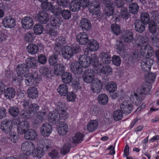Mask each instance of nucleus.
Instances as JSON below:
<instances>
[{"mask_svg":"<svg viewBox=\"0 0 159 159\" xmlns=\"http://www.w3.org/2000/svg\"><path fill=\"white\" fill-rule=\"evenodd\" d=\"M5 97L8 99H11L14 97L16 93L15 89L12 87H7L4 91Z\"/></svg>","mask_w":159,"mask_h":159,"instance_id":"a878e982","label":"nucleus"},{"mask_svg":"<svg viewBox=\"0 0 159 159\" xmlns=\"http://www.w3.org/2000/svg\"><path fill=\"white\" fill-rule=\"evenodd\" d=\"M27 93L29 98L32 99L36 98L38 96V91L35 87H30L27 91Z\"/></svg>","mask_w":159,"mask_h":159,"instance_id":"473e14b6","label":"nucleus"},{"mask_svg":"<svg viewBox=\"0 0 159 159\" xmlns=\"http://www.w3.org/2000/svg\"><path fill=\"white\" fill-rule=\"evenodd\" d=\"M144 98L145 97L143 96L141 94L135 93L133 95H132L130 99L133 103L136 105H138L141 104L142 101Z\"/></svg>","mask_w":159,"mask_h":159,"instance_id":"5701e85b","label":"nucleus"},{"mask_svg":"<svg viewBox=\"0 0 159 159\" xmlns=\"http://www.w3.org/2000/svg\"><path fill=\"white\" fill-rule=\"evenodd\" d=\"M26 64L29 68H35L38 66V62L34 57H30L25 60Z\"/></svg>","mask_w":159,"mask_h":159,"instance_id":"c756f323","label":"nucleus"},{"mask_svg":"<svg viewBox=\"0 0 159 159\" xmlns=\"http://www.w3.org/2000/svg\"><path fill=\"white\" fill-rule=\"evenodd\" d=\"M123 112L120 110L115 111L113 114V117L114 120L116 121L121 120L123 118Z\"/></svg>","mask_w":159,"mask_h":159,"instance_id":"052dcab7","label":"nucleus"},{"mask_svg":"<svg viewBox=\"0 0 159 159\" xmlns=\"http://www.w3.org/2000/svg\"><path fill=\"white\" fill-rule=\"evenodd\" d=\"M138 20H141L145 24H148L150 21L149 14L147 12H142L140 14V19Z\"/></svg>","mask_w":159,"mask_h":159,"instance_id":"5fc2aeb1","label":"nucleus"},{"mask_svg":"<svg viewBox=\"0 0 159 159\" xmlns=\"http://www.w3.org/2000/svg\"><path fill=\"white\" fill-rule=\"evenodd\" d=\"M101 61L104 64H109L111 61V57L110 54L106 52H103L99 55Z\"/></svg>","mask_w":159,"mask_h":159,"instance_id":"cd10ccee","label":"nucleus"},{"mask_svg":"<svg viewBox=\"0 0 159 159\" xmlns=\"http://www.w3.org/2000/svg\"><path fill=\"white\" fill-rule=\"evenodd\" d=\"M98 126V121L97 120H91L88 124L87 130L92 132L95 131Z\"/></svg>","mask_w":159,"mask_h":159,"instance_id":"72a5a7b5","label":"nucleus"},{"mask_svg":"<svg viewBox=\"0 0 159 159\" xmlns=\"http://www.w3.org/2000/svg\"><path fill=\"white\" fill-rule=\"evenodd\" d=\"M82 66L79 62L76 61L72 62L70 66L71 72L76 74H80L83 71Z\"/></svg>","mask_w":159,"mask_h":159,"instance_id":"f8f14e48","label":"nucleus"},{"mask_svg":"<svg viewBox=\"0 0 159 159\" xmlns=\"http://www.w3.org/2000/svg\"><path fill=\"white\" fill-rule=\"evenodd\" d=\"M16 70L17 74L24 76L29 72V68L26 64H18L16 68Z\"/></svg>","mask_w":159,"mask_h":159,"instance_id":"aec40b11","label":"nucleus"},{"mask_svg":"<svg viewBox=\"0 0 159 159\" xmlns=\"http://www.w3.org/2000/svg\"><path fill=\"white\" fill-rule=\"evenodd\" d=\"M22 27L25 29L29 30L32 28L34 22L32 17L30 16H26L21 20Z\"/></svg>","mask_w":159,"mask_h":159,"instance_id":"0eeeda50","label":"nucleus"},{"mask_svg":"<svg viewBox=\"0 0 159 159\" xmlns=\"http://www.w3.org/2000/svg\"><path fill=\"white\" fill-rule=\"evenodd\" d=\"M45 34L49 36H55L57 35V33L55 30L51 28V26L49 24H47L44 29Z\"/></svg>","mask_w":159,"mask_h":159,"instance_id":"c03bdc74","label":"nucleus"},{"mask_svg":"<svg viewBox=\"0 0 159 159\" xmlns=\"http://www.w3.org/2000/svg\"><path fill=\"white\" fill-rule=\"evenodd\" d=\"M120 11V16L121 18L123 19L127 20L130 17V15L127 8L125 7L121 8Z\"/></svg>","mask_w":159,"mask_h":159,"instance_id":"864d4df0","label":"nucleus"},{"mask_svg":"<svg viewBox=\"0 0 159 159\" xmlns=\"http://www.w3.org/2000/svg\"><path fill=\"white\" fill-rule=\"evenodd\" d=\"M38 21L41 24H46L49 20L48 14L44 11H41L37 15Z\"/></svg>","mask_w":159,"mask_h":159,"instance_id":"2eb2a0df","label":"nucleus"},{"mask_svg":"<svg viewBox=\"0 0 159 159\" xmlns=\"http://www.w3.org/2000/svg\"><path fill=\"white\" fill-rule=\"evenodd\" d=\"M116 49L117 52L120 54L124 53L125 46L122 41H119L116 44Z\"/></svg>","mask_w":159,"mask_h":159,"instance_id":"e2e57ef3","label":"nucleus"},{"mask_svg":"<svg viewBox=\"0 0 159 159\" xmlns=\"http://www.w3.org/2000/svg\"><path fill=\"white\" fill-rule=\"evenodd\" d=\"M25 41L27 42H32L34 40V34L32 32H29L25 34Z\"/></svg>","mask_w":159,"mask_h":159,"instance_id":"69168bd1","label":"nucleus"},{"mask_svg":"<svg viewBox=\"0 0 159 159\" xmlns=\"http://www.w3.org/2000/svg\"><path fill=\"white\" fill-rule=\"evenodd\" d=\"M112 32L115 35H118L120 34L121 32L120 26L116 24H113L111 25Z\"/></svg>","mask_w":159,"mask_h":159,"instance_id":"bf43d9fd","label":"nucleus"},{"mask_svg":"<svg viewBox=\"0 0 159 159\" xmlns=\"http://www.w3.org/2000/svg\"><path fill=\"white\" fill-rule=\"evenodd\" d=\"M46 112L44 110L38 112L36 117L34 119V123L36 124H38L42 122L46 118Z\"/></svg>","mask_w":159,"mask_h":159,"instance_id":"393cba45","label":"nucleus"},{"mask_svg":"<svg viewBox=\"0 0 159 159\" xmlns=\"http://www.w3.org/2000/svg\"><path fill=\"white\" fill-rule=\"evenodd\" d=\"M87 44L89 48V49L92 51H96L99 48V43L93 39H89Z\"/></svg>","mask_w":159,"mask_h":159,"instance_id":"7c9ffc66","label":"nucleus"},{"mask_svg":"<svg viewBox=\"0 0 159 159\" xmlns=\"http://www.w3.org/2000/svg\"><path fill=\"white\" fill-rule=\"evenodd\" d=\"M120 108L123 113L129 114L133 110L131 102L129 101L125 100L123 101L120 105Z\"/></svg>","mask_w":159,"mask_h":159,"instance_id":"1a4fd4ad","label":"nucleus"},{"mask_svg":"<svg viewBox=\"0 0 159 159\" xmlns=\"http://www.w3.org/2000/svg\"><path fill=\"white\" fill-rule=\"evenodd\" d=\"M103 2L105 6L103 11V15L107 18L112 16L114 18V16H113L114 9L113 5L111 2V0H103Z\"/></svg>","mask_w":159,"mask_h":159,"instance_id":"f03ea898","label":"nucleus"},{"mask_svg":"<svg viewBox=\"0 0 159 159\" xmlns=\"http://www.w3.org/2000/svg\"><path fill=\"white\" fill-rule=\"evenodd\" d=\"M51 125L47 123L43 124L40 128V132L42 136L44 137H48L51 134L52 129Z\"/></svg>","mask_w":159,"mask_h":159,"instance_id":"6e6552de","label":"nucleus"},{"mask_svg":"<svg viewBox=\"0 0 159 159\" xmlns=\"http://www.w3.org/2000/svg\"><path fill=\"white\" fill-rule=\"evenodd\" d=\"M153 61L151 58H146L141 61V66L142 69L144 72H148L150 70L151 66L153 64Z\"/></svg>","mask_w":159,"mask_h":159,"instance_id":"423d86ee","label":"nucleus"},{"mask_svg":"<svg viewBox=\"0 0 159 159\" xmlns=\"http://www.w3.org/2000/svg\"><path fill=\"white\" fill-rule=\"evenodd\" d=\"M102 87V84L101 81L100 80H97L95 82L92 84L91 90L93 93H98L101 91Z\"/></svg>","mask_w":159,"mask_h":159,"instance_id":"b1692460","label":"nucleus"},{"mask_svg":"<svg viewBox=\"0 0 159 159\" xmlns=\"http://www.w3.org/2000/svg\"><path fill=\"white\" fill-rule=\"evenodd\" d=\"M149 51H152V48L149 45H144L142 46L140 49V52L142 55L146 56L149 53Z\"/></svg>","mask_w":159,"mask_h":159,"instance_id":"8fccbe9b","label":"nucleus"},{"mask_svg":"<svg viewBox=\"0 0 159 159\" xmlns=\"http://www.w3.org/2000/svg\"><path fill=\"white\" fill-rule=\"evenodd\" d=\"M61 76L62 81L65 84H69L72 80V75L70 73L65 71Z\"/></svg>","mask_w":159,"mask_h":159,"instance_id":"f704fd0d","label":"nucleus"},{"mask_svg":"<svg viewBox=\"0 0 159 159\" xmlns=\"http://www.w3.org/2000/svg\"><path fill=\"white\" fill-rule=\"evenodd\" d=\"M24 138L27 140H33L35 139L37 137V133L34 129H31L24 133Z\"/></svg>","mask_w":159,"mask_h":159,"instance_id":"bb28decb","label":"nucleus"},{"mask_svg":"<svg viewBox=\"0 0 159 159\" xmlns=\"http://www.w3.org/2000/svg\"><path fill=\"white\" fill-rule=\"evenodd\" d=\"M61 52L63 57L67 60H69L74 55V51L72 47L68 46L63 48L61 50Z\"/></svg>","mask_w":159,"mask_h":159,"instance_id":"a211bd4d","label":"nucleus"},{"mask_svg":"<svg viewBox=\"0 0 159 159\" xmlns=\"http://www.w3.org/2000/svg\"><path fill=\"white\" fill-rule=\"evenodd\" d=\"M89 11L90 12L93 14L98 15L99 12V4H97L96 2H93L90 3Z\"/></svg>","mask_w":159,"mask_h":159,"instance_id":"e433bc0d","label":"nucleus"},{"mask_svg":"<svg viewBox=\"0 0 159 159\" xmlns=\"http://www.w3.org/2000/svg\"><path fill=\"white\" fill-rule=\"evenodd\" d=\"M31 114L28 110L22 109L20 112L19 115L20 117L24 119H29Z\"/></svg>","mask_w":159,"mask_h":159,"instance_id":"4d7b16f0","label":"nucleus"},{"mask_svg":"<svg viewBox=\"0 0 159 159\" xmlns=\"http://www.w3.org/2000/svg\"><path fill=\"white\" fill-rule=\"evenodd\" d=\"M139 9V6L136 3H132L129 6V12L132 14H136L138 12Z\"/></svg>","mask_w":159,"mask_h":159,"instance_id":"de8ad7c7","label":"nucleus"},{"mask_svg":"<svg viewBox=\"0 0 159 159\" xmlns=\"http://www.w3.org/2000/svg\"><path fill=\"white\" fill-rule=\"evenodd\" d=\"M79 63L81 66L85 68L88 67L92 64L94 69L97 70L100 68L101 64L99 62L98 58L95 54H91L89 56V52L80 55L79 59Z\"/></svg>","mask_w":159,"mask_h":159,"instance_id":"f257e3e1","label":"nucleus"},{"mask_svg":"<svg viewBox=\"0 0 159 159\" xmlns=\"http://www.w3.org/2000/svg\"><path fill=\"white\" fill-rule=\"evenodd\" d=\"M89 35L85 32H83L78 34L76 37L77 42L82 45L87 44L89 41Z\"/></svg>","mask_w":159,"mask_h":159,"instance_id":"9d476101","label":"nucleus"},{"mask_svg":"<svg viewBox=\"0 0 159 159\" xmlns=\"http://www.w3.org/2000/svg\"><path fill=\"white\" fill-rule=\"evenodd\" d=\"M152 88V85L148 82L143 83L139 89V93L144 95L149 94L150 89Z\"/></svg>","mask_w":159,"mask_h":159,"instance_id":"6ab92c4d","label":"nucleus"},{"mask_svg":"<svg viewBox=\"0 0 159 159\" xmlns=\"http://www.w3.org/2000/svg\"><path fill=\"white\" fill-rule=\"evenodd\" d=\"M30 127V124L28 121L23 120L20 122L19 126L17 128V130L19 133L23 134L26 131L28 130Z\"/></svg>","mask_w":159,"mask_h":159,"instance_id":"f3484780","label":"nucleus"},{"mask_svg":"<svg viewBox=\"0 0 159 159\" xmlns=\"http://www.w3.org/2000/svg\"><path fill=\"white\" fill-rule=\"evenodd\" d=\"M34 33L36 35H39L41 34L43 31V25L39 24L35 25L33 28Z\"/></svg>","mask_w":159,"mask_h":159,"instance_id":"13d9d810","label":"nucleus"},{"mask_svg":"<svg viewBox=\"0 0 159 159\" xmlns=\"http://www.w3.org/2000/svg\"><path fill=\"white\" fill-rule=\"evenodd\" d=\"M89 11L90 12L93 14L98 15L99 12V4H97L96 2H93L90 3Z\"/></svg>","mask_w":159,"mask_h":159,"instance_id":"4c0bfd02","label":"nucleus"},{"mask_svg":"<svg viewBox=\"0 0 159 159\" xmlns=\"http://www.w3.org/2000/svg\"><path fill=\"white\" fill-rule=\"evenodd\" d=\"M95 72L93 70L87 69L84 72L83 79L84 82L91 83L93 82L95 76Z\"/></svg>","mask_w":159,"mask_h":159,"instance_id":"20e7f679","label":"nucleus"},{"mask_svg":"<svg viewBox=\"0 0 159 159\" xmlns=\"http://www.w3.org/2000/svg\"><path fill=\"white\" fill-rule=\"evenodd\" d=\"M59 113L56 111H53L50 112L48 115V120L49 122L53 125H56L58 123L59 121Z\"/></svg>","mask_w":159,"mask_h":159,"instance_id":"412c9836","label":"nucleus"},{"mask_svg":"<svg viewBox=\"0 0 159 159\" xmlns=\"http://www.w3.org/2000/svg\"><path fill=\"white\" fill-rule=\"evenodd\" d=\"M112 69L108 65L103 66L100 70V73L104 76H107L112 74Z\"/></svg>","mask_w":159,"mask_h":159,"instance_id":"37998d69","label":"nucleus"},{"mask_svg":"<svg viewBox=\"0 0 159 159\" xmlns=\"http://www.w3.org/2000/svg\"><path fill=\"white\" fill-rule=\"evenodd\" d=\"M98 100L99 104L102 105L107 104L108 102V96L105 94H101L98 95Z\"/></svg>","mask_w":159,"mask_h":159,"instance_id":"09e8293b","label":"nucleus"},{"mask_svg":"<svg viewBox=\"0 0 159 159\" xmlns=\"http://www.w3.org/2000/svg\"><path fill=\"white\" fill-rule=\"evenodd\" d=\"M106 90L110 93H113L116 90L117 85L114 82H108L105 87Z\"/></svg>","mask_w":159,"mask_h":159,"instance_id":"79ce46f5","label":"nucleus"},{"mask_svg":"<svg viewBox=\"0 0 159 159\" xmlns=\"http://www.w3.org/2000/svg\"><path fill=\"white\" fill-rule=\"evenodd\" d=\"M33 146V144L31 142H25L22 143L21 146V149L22 151H29L30 150Z\"/></svg>","mask_w":159,"mask_h":159,"instance_id":"6e6d98bb","label":"nucleus"},{"mask_svg":"<svg viewBox=\"0 0 159 159\" xmlns=\"http://www.w3.org/2000/svg\"><path fill=\"white\" fill-rule=\"evenodd\" d=\"M44 151L42 148L38 147L36 150L33 152L32 155L34 157H36L39 159H40L44 155Z\"/></svg>","mask_w":159,"mask_h":159,"instance_id":"3c124183","label":"nucleus"},{"mask_svg":"<svg viewBox=\"0 0 159 159\" xmlns=\"http://www.w3.org/2000/svg\"><path fill=\"white\" fill-rule=\"evenodd\" d=\"M41 6L43 10L47 11H51L53 8L52 4L50 2H47L42 3Z\"/></svg>","mask_w":159,"mask_h":159,"instance_id":"338daca9","label":"nucleus"},{"mask_svg":"<svg viewBox=\"0 0 159 159\" xmlns=\"http://www.w3.org/2000/svg\"><path fill=\"white\" fill-rule=\"evenodd\" d=\"M159 24V19L156 17L154 20H151L148 24L149 31L152 33H155L158 29V24Z\"/></svg>","mask_w":159,"mask_h":159,"instance_id":"4be33fe9","label":"nucleus"},{"mask_svg":"<svg viewBox=\"0 0 159 159\" xmlns=\"http://www.w3.org/2000/svg\"><path fill=\"white\" fill-rule=\"evenodd\" d=\"M60 55V52H55L49 56L48 58V61L50 65L55 66L57 65L58 60V57Z\"/></svg>","mask_w":159,"mask_h":159,"instance_id":"c85d7f7f","label":"nucleus"},{"mask_svg":"<svg viewBox=\"0 0 159 159\" xmlns=\"http://www.w3.org/2000/svg\"><path fill=\"white\" fill-rule=\"evenodd\" d=\"M121 36L125 43H130L132 42L133 41V34L130 30L123 31L122 33Z\"/></svg>","mask_w":159,"mask_h":159,"instance_id":"9b49d317","label":"nucleus"},{"mask_svg":"<svg viewBox=\"0 0 159 159\" xmlns=\"http://www.w3.org/2000/svg\"><path fill=\"white\" fill-rule=\"evenodd\" d=\"M68 130L67 125L63 121H59L57 125V130L58 133L61 135L66 134Z\"/></svg>","mask_w":159,"mask_h":159,"instance_id":"ddd939ff","label":"nucleus"},{"mask_svg":"<svg viewBox=\"0 0 159 159\" xmlns=\"http://www.w3.org/2000/svg\"><path fill=\"white\" fill-rule=\"evenodd\" d=\"M28 52L32 55H34L37 53L39 51L38 46L34 43H30L26 48Z\"/></svg>","mask_w":159,"mask_h":159,"instance_id":"ea45409f","label":"nucleus"},{"mask_svg":"<svg viewBox=\"0 0 159 159\" xmlns=\"http://www.w3.org/2000/svg\"><path fill=\"white\" fill-rule=\"evenodd\" d=\"M20 112L19 108L16 106L10 107L8 109L9 115L13 117L18 116Z\"/></svg>","mask_w":159,"mask_h":159,"instance_id":"a18cd8bd","label":"nucleus"},{"mask_svg":"<svg viewBox=\"0 0 159 159\" xmlns=\"http://www.w3.org/2000/svg\"><path fill=\"white\" fill-rule=\"evenodd\" d=\"M147 24L141 20H136L134 23V30L138 33H142L145 29V25Z\"/></svg>","mask_w":159,"mask_h":159,"instance_id":"dca6fc26","label":"nucleus"},{"mask_svg":"<svg viewBox=\"0 0 159 159\" xmlns=\"http://www.w3.org/2000/svg\"><path fill=\"white\" fill-rule=\"evenodd\" d=\"M68 91V86L66 84H61L57 88V91L58 93L62 96L66 95Z\"/></svg>","mask_w":159,"mask_h":159,"instance_id":"a19ab883","label":"nucleus"},{"mask_svg":"<svg viewBox=\"0 0 159 159\" xmlns=\"http://www.w3.org/2000/svg\"><path fill=\"white\" fill-rule=\"evenodd\" d=\"M65 72V68L62 64L58 63L54 66V73L57 76H61Z\"/></svg>","mask_w":159,"mask_h":159,"instance_id":"2f4dec72","label":"nucleus"},{"mask_svg":"<svg viewBox=\"0 0 159 159\" xmlns=\"http://www.w3.org/2000/svg\"><path fill=\"white\" fill-rule=\"evenodd\" d=\"M80 28L83 30L89 31L92 27V25L90 21L86 18H83L80 20Z\"/></svg>","mask_w":159,"mask_h":159,"instance_id":"4468645a","label":"nucleus"},{"mask_svg":"<svg viewBox=\"0 0 159 159\" xmlns=\"http://www.w3.org/2000/svg\"><path fill=\"white\" fill-rule=\"evenodd\" d=\"M9 133V136L8 138L9 139L12 143H16L19 139L18 135H16V133L14 131H12L10 132Z\"/></svg>","mask_w":159,"mask_h":159,"instance_id":"774afa93","label":"nucleus"},{"mask_svg":"<svg viewBox=\"0 0 159 159\" xmlns=\"http://www.w3.org/2000/svg\"><path fill=\"white\" fill-rule=\"evenodd\" d=\"M39 107L36 103H31L29 106L28 110L31 114H34L39 109Z\"/></svg>","mask_w":159,"mask_h":159,"instance_id":"680f3d73","label":"nucleus"},{"mask_svg":"<svg viewBox=\"0 0 159 159\" xmlns=\"http://www.w3.org/2000/svg\"><path fill=\"white\" fill-rule=\"evenodd\" d=\"M12 126V122L11 120L5 119L2 121L0 127L3 132L7 134L11 131Z\"/></svg>","mask_w":159,"mask_h":159,"instance_id":"7ed1b4c3","label":"nucleus"},{"mask_svg":"<svg viewBox=\"0 0 159 159\" xmlns=\"http://www.w3.org/2000/svg\"><path fill=\"white\" fill-rule=\"evenodd\" d=\"M23 76L18 74H15L12 76V81L13 84L16 86H20L22 84V81L23 80Z\"/></svg>","mask_w":159,"mask_h":159,"instance_id":"c9c22d12","label":"nucleus"},{"mask_svg":"<svg viewBox=\"0 0 159 159\" xmlns=\"http://www.w3.org/2000/svg\"><path fill=\"white\" fill-rule=\"evenodd\" d=\"M84 135L80 132L76 133L73 138V143L75 144H78L81 143L83 140Z\"/></svg>","mask_w":159,"mask_h":159,"instance_id":"603ef678","label":"nucleus"},{"mask_svg":"<svg viewBox=\"0 0 159 159\" xmlns=\"http://www.w3.org/2000/svg\"><path fill=\"white\" fill-rule=\"evenodd\" d=\"M56 110L59 112L66 110V107L65 104L63 102H58L56 105Z\"/></svg>","mask_w":159,"mask_h":159,"instance_id":"0e129e2a","label":"nucleus"},{"mask_svg":"<svg viewBox=\"0 0 159 159\" xmlns=\"http://www.w3.org/2000/svg\"><path fill=\"white\" fill-rule=\"evenodd\" d=\"M69 6L70 10L73 12L78 11L81 7L78 0H73L71 1L70 3Z\"/></svg>","mask_w":159,"mask_h":159,"instance_id":"58836bf2","label":"nucleus"},{"mask_svg":"<svg viewBox=\"0 0 159 159\" xmlns=\"http://www.w3.org/2000/svg\"><path fill=\"white\" fill-rule=\"evenodd\" d=\"M3 26L5 28L11 29L16 25V21L11 16H5L2 20Z\"/></svg>","mask_w":159,"mask_h":159,"instance_id":"39448f33","label":"nucleus"},{"mask_svg":"<svg viewBox=\"0 0 159 159\" xmlns=\"http://www.w3.org/2000/svg\"><path fill=\"white\" fill-rule=\"evenodd\" d=\"M59 16H56L55 17H52L50 19L51 25L53 28H57L61 25V20Z\"/></svg>","mask_w":159,"mask_h":159,"instance_id":"49530a36","label":"nucleus"}]
</instances>
